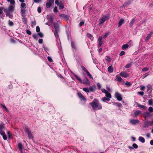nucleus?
Instances as JSON below:
<instances>
[{
  "mask_svg": "<svg viewBox=\"0 0 153 153\" xmlns=\"http://www.w3.org/2000/svg\"><path fill=\"white\" fill-rule=\"evenodd\" d=\"M90 104L94 110H100L102 108V105L99 103L98 100L96 99H94L92 102L90 103Z\"/></svg>",
  "mask_w": 153,
  "mask_h": 153,
  "instance_id": "1",
  "label": "nucleus"
},
{
  "mask_svg": "<svg viewBox=\"0 0 153 153\" xmlns=\"http://www.w3.org/2000/svg\"><path fill=\"white\" fill-rule=\"evenodd\" d=\"M25 132L28 135L29 139H33V136L29 128L27 127H26L25 128Z\"/></svg>",
  "mask_w": 153,
  "mask_h": 153,
  "instance_id": "2",
  "label": "nucleus"
},
{
  "mask_svg": "<svg viewBox=\"0 0 153 153\" xmlns=\"http://www.w3.org/2000/svg\"><path fill=\"white\" fill-rule=\"evenodd\" d=\"M77 95L81 100L83 101L84 102H86V99L81 93L80 92L77 93Z\"/></svg>",
  "mask_w": 153,
  "mask_h": 153,
  "instance_id": "3",
  "label": "nucleus"
},
{
  "mask_svg": "<svg viewBox=\"0 0 153 153\" xmlns=\"http://www.w3.org/2000/svg\"><path fill=\"white\" fill-rule=\"evenodd\" d=\"M115 97L119 101H121L122 100V97L121 94L118 92H116L114 94Z\"/></svg>",
  "mask_w": 153,
  "mask_h": 153,
  "instance_id": "4",
  "label": "nucleus"
},
{
  "mask_svg": "<svg viewBox=\"0 0 153 153\" xmlns=\"http://www.w3.org/2000/svg\"><path fill=\"white\" fill-rule=\"evenodd\" d=\"M81 67L82 69V70L84 71L85 72H86L88 76H89L91 78L93 79V77L92 76V75L90 74L89 72L87 70L84 66H82Z\"/></svg>",
  "mask_w": 153,
  "mask_h": 153,
  "instance_id": "5",
  "label": "nucleus"
},
{
  "mask_svg": "<svg viewBox=\"0 0 153 153\" xmlns=\"http://www.w3.org/2000/svg\"><path fill=\"white\" fill-rule=\"evenodd\" d=\"M81 83L87 85H89L90 84V82L87 78H85L83 79L82 80V82Z\"/></svg>",
  "mask_w": 153,
  "mask_h": 153,
  "instance_id": "6",
  "label": "nucleus"
},
{
  "mask_svg": "<svg viewBox=\"0 0 153 153\" xmlns=\"http://www.w3.org/2000/svg\"><path fill=\"white\" fill-rule=\"evenodd\" d=\"M60 18L64 19H69L71 18L68 15H65L64 14H61L59 15Z\"/></svg>",
  "mask_w": 153,
  "mask_h": 153,
  "instance_id": "7",
  "label": "nucleus"
},
{
  "mask_svg": "<svg viewBox=\"0 0 153 153\" xmlns=\"http://www.w3.org/2000/svg\"><path fill=\"white\" fill-rule=\"evenodd\" d=\"M130 123L132 125H135L137 123H138L139 122V121L138 120H134L131 119L130 120Z\"/></svg>",
  "mask_w": 153,
  "mask_h": 153,
  "instance_id": "8",
  "label": "nucleus"
},
{
  "mask_svg": "<svg viewBox=\"0 0 153 153\" xmlns=\"http://www.w3.org/2000/svg\"><path fill=\"white\" fill-rule=\"evenodd\" d=\"M5 129L4 126L2 124L0 125V134H4L5 133L4 130Z\"/></svg>",
  "mask_w": 153,
  "mask_h": 153,
  "instance_id": "9",
  "label": "nucleus"
},
{
  "mask_svg": "<svg viewBox=\"0 0 153 153\" xmlns=\"http://www.w3.org/2000/svg\"><path fill=\"white\" fill-rule=\"evenodd\" d=\"M147 91L149 92V94L151 93L153 89L152 85H148L147 86Z\"/></svg>",
  "mask_w": 153,
  "mask_h": 153,
  "instance_id": "10",
  "label": "nucleus"
},
{
  "mask_svg": "<svg viewBox=\"0 0 153 153\" xmlns=\"http://www.w3.org/2000/svg\"><path fill=\"white\" fill-rule=\"evenodd\" d=\"M141 113V111L137 110L134 112V114L132 115V116L134 117H136L140 114Z\"/></svg>",
  "mask_w": 153,
  "mask_h": 153,
  "instance_id": "11",
  "label": "nucleus"
},
{
  "mask_svg": "<svg viewBox=\"0 0 153 153\" xmlns=\"http://www.w3.org/2000/svg\"><path fill=\"white\" fill-rule=\"evenodd\" d=\"M102 37H99L98 40V47H100L102 45Z\"/></svg>",
  "mask_w": 153,
  "mask_h": 153,
  "instance_id": "12",
  "label": "nucleus"
},
{
  "mask_svg": "<svg viewBox=\"0 0 153 153\" xmlns=\"http://www.w3.org/2000/svg\"><path fill=\"white\" fill-rule=\"evenodd\" d=\"M120 76L125 78L128 77V76L127 73L125 72H122L120 74Z\"/></svg>",
  "mask_w": 153,
  "mask_h": 153,
  "instance_id": "13",
  "label": "nucleus"
},
{
  "mask_svg": "<svg viewBox=\"0 0 153 153\" xmlns=\"http://www.w3.org/2000/svg\"><path fill=\"white\" fill-rule=\"evenodd\" d=\"M152 34H153V32H151L150 33L148 34L147 36L146 37V39H145V41L146 42H148V41L149 40V39L151 37V36Z\"/></svg>",
  "mask_w": 153,
  "mask_h": 153,
  "instance_id": "14",
  "label": "nucleus"
},
{
  "mask_svg": "<svg viewBox=\"0 0 153 153\" xmlns=\"http://www.w3.org/2000/svg\"><path fill=\"white\" fill-rule=\"evenodd\" d=\"M135 104L140 108L144 109L145 110H146L147 108L145 106L143 105H141L139 104V103L137 102H135Z\"/></svg>",
  "mask_w": 153,
  "mask_h": 153,
  "instance_id": "15",
  "label": "nucleus"
},
{
  "mask_svg": "<svg viewBox=\"0 0 153 153\" xmlns=\"http://www.w3.org/2000/svg\"><path fill=\"white\" fill-rule=\"evenodd\" d=\"M21 14L22 16L24 17L25 16V14L26 13V10H25V8H21Z\"/></svg>",
  "mask_w": 153,
  "mask_h": 153,
  "instance_id": "16",
  "label": "nucleus"
},
{
  "mask_svg": "<svg viewBox=\"0 0 153 153\" xmlns=\"http://www.w3.org/2000/svg\"><path fill=\"white\" fill-rule=\"evenodd\" d=\"M133 1V0H129L126 2L124 4V6L126 7H127Z\"/></svg>",
  "mask_w": 153,
  "mask_h": 153,
  "instance_id": "17",
  "label": "nucleus"
},
{
  "mask_svg": "<svg viewBox=\"0 0 153 153\" xmlns=\"http://www.w3.org/2000/svg\"><path fill=\"white\" fill-rule=\"evenodd\" d=\"M108 70L109 73H111L113 72L114 69L112 65L109 66L108 68Z\"/></svg>",
  "mask_w": 153,
  "mask_h": 153,
  "instance_id": "18",
  "label": "nucleus"
},
{
  "mask_svg": "<svg viewBox=\"0 0 153 153\" xmlns=\"http://www.w3.org/2000/svg\"><path fill=\"white\" fill-rule=\"evenodd\" d=\"M89 91H95L96 89V86L94 85H92V86H90L89 88Z\"/></svg>",
  "mask_w": 153,
  "mask_h": 153,
  "instance_id": "19",
  "label": "nucleus"
},
{
  "mask_svg": "<svg viewBox=\"0 0 153 153\" xmlns=\"http://www.w3.org/2000/svg\"><path fill=\"white\" fill-rule=\"evenodd\" d=\"M53 25L54 26L55 30H59V27L58 24L56 23L53 22Z\"/></svg>",
  "mask_w": 153,
  "mask_h": 153,
  "instance_id": "20",
  "label": "nucleus"
},
{
  "mask_svg": "<svg viewBox=\"0 0 153 153\" xmlns=\"http://www.w3.org/2000/svg\"><path fill=\"white\" fill-rule=\"evenodd\" d=\"M14 9V7L12 5H10L9 7L8 8V10L9 12H11Z\"/></svg>",
  "mask_w": 153,
  "mask_h": 153,
  "instance_id": "21",
  "label": "nucleus"
},
{
  "mask_svg": "<svg viewBox=\"0 0 153 153\" xmlns=\"http://www.w3.org/2000/svg\"><path fill=\"white\" fill-rule=\"evenodd\" d=\"M152 123V121H146L145 123V126L148 127L151 126Z\"/></svg>",
  "mask_w": 153,
  "mask_h": 153,
  "instance_id": "22",
  "label": "nucleus"
},
{
  "mask_svg": "<svg viewBox=\"0 0 153 153\" xmlns=\"http://www.w3.org/2000/svg\"><path fill=\"white\" fill-rule=\"evenodd\" d=\"M59 9L60 10L63 9L64 8V6L63 4L61 1H60L59 2Z\"/></svg>",
  "mask_w": 153,
  "mask_h": 153,
  "instance_id": "23",
  "label": "nucleus"
},
{
  "mask_svg": "<svg viewBox=\"0 0 153 153\" xmlns=\"http://www.w3.org/2000/svg\"><path fill=\"white\" fill-rule=\"evenodd\" d=\"M150 116V114L148 112H146L144 113L143 116L144 117L146 118L149 117Z\"/></svg>",
  "mask_w": 153,
  "mask_h": 153,
  "instance_id": "24",
  "label": "nucleus"
},
{
  "mask_svg": "<svg viewBox=\"0 0 153 153\" xmlns=\"http://www.w3.org/2000/svg\"><path fill=\"white\" fill-rule=\"evenodd\" d=\"M59 30H55L54 31V34L56 37V39H58L59 38V36L58 34V32Z\"/></svg>",
  "mask_w": 153,
  "mask_h": 153,
  "instance_id": "25",
  "label": "nucleus"
},
{
  "mask_svg": "<svg viewBox=\"0 0 153 153\" xmlns=\"http://www.w3.org/2000/svg\"><path fill=\"white\" fill-rule=\"evenodd\" d=\"M110 18V15L109 14H107L105 16H104L100 19H109Z\"/></svg>",
  "mask_w": 153,
  "mask_h": 153,
  "instance_id": "26",
  "label": "nucleus"
},
{
  "mask_svg": "<svg viewBox=\"0 0 153 153\" xmlns=\"http://www.w3.org/2000/svg\"><path fill=\"white\" fill-rule=\"evenodd\" d=\"M105 94L106 97H107L110 99L111 98V95L110 93L108 91Z\"/></svg>",
  "mask_w": 153,
  "mask_h": 153,
  "instance_id": "27",
  "label": "nucleus"
},
{
  "mask_svg": "<svg viewBox=\"0 0 153 153\" xmlns=\"http://www.w3.org/2000/svg\"><path fill=\"white\" fill-rule=\"evenodd\" d=\"M52 3L48 1L46 4V6L47 8H50L52 6Z\"/></svg>",
  "mask_w": 153,
  "mask_h": 153,
  "instance_id": "28",
  "label": "nucleus"
},
{
  "mask_svg": "<svg viewBox=\"0 0 153 153\" xmlns=\"http://www.w3.org/2000/svg\"><path fill=\"white\" fill-rule=\"evenodd\" d=\"M129 46V45L128 44H124L122 46V49L125 50L126 48H127Z\"/></svg>",
  "mask_w": 153,
  "mask_h": 153,
  "instance_id": "29",
  "label": "nucleus"
},
{
  "mask_svg": "<svg viewBox=\"0 0 153 153\" xmlns=\"http://www.w3.org/2000/svg\"><path fill=\"white\" fill-rule=\"evenodd\" d=\"M139 140L142 143H144L145 142V140L144 138L142 137H139Z\"/></svg>",
  "mask_w": 153,
  "mask_h": 153,
  "instance_id": "30",
  "label": "nucleus"
},
{
  "mask_svg": "<svg viewBox=\"0 0 153 153\" xmlns=\"http://www.w3.org/2000/svg\"><path fill=\"white\" fill-rule=\"evenodd\" d=\"M116 78L117 80L120 82H121L123 80L122 78L119 75H117L116 76Z\"/></svg>",
  "mask_w": 153,
  "mask_h": 153,
  "instance_id": "31",
  "label": "nucleus"
},
{
  "mask_svg": "<svg viewBox=\"0 0 153 153\" xmlns=\"http://www.w3.org/2000/svg\"><path fill=\"white\" fill-rule=\"evenodd\" d=\"M110 100V98H109L107 97H104L102 98V100L103 102H105V101H109Z\"/></svg>",
  "mask_w": 153,
  "mask_h": 153,
  "instance_id": "32",
  "label": "nucleus"
},
{
  "mask_svg": "<svg viewBox=\"0 0 153 153\" xmlns=\"http://www.w3.org/2000/svg\"><path fill=\"white\" fill-rule=\"evenodd\" d=\"M87 37L90 39L91 41H93L94 39V37L92 35L89 33H88L87 34Z\"/></svg>",
  "mask_w": 153,
  "mask_h": 153,
  "instance_id": "33",
  "label": "nucleus"
},
{
  "mask_svg": "<svg viewBox=\"0 0 153 153\" xmlns=\"http://www.w3.org/2000/svg\"><path fill=\"white\" fill-rule=\"evenodd\" d=\"M124 23V20H120L118 23V27H120Z\"/></svg>",
  "mask_w": 153,
  "mask_h": 153,
  "instance_id": "34",
  "label": "nucleus"
},
{
  "mask_svg": "<svg viewBox=\"0 0 153 153\" xmlns=\"http://www.w3.org/2000/svg\"><path fill=\"white\" fill-rule=\"evenodd\" d=\"M18 147L19 149L21 150H22L23 146L22 143H19L18 144Z\"/></svg>",
  "mask_w": 153,
  "mask_h": 153,
  "instance_id": "35",
  "label": "nucleus"
},
{
  "mask_svg": "<svg viewBox=\"0 0 153 153\" xmlns=\"http://www.w3.org/2000/svg\"><path fill=\"white\" fill-rule=\"evenodd\" d=\"M6 16H8L9 18L10 19H12L13 17V16L12 15L10 14L9 12H7L6 13Z\"/></svg>",
  "mask_w": 153,
  "mask_h": 153,
  "instance_id": "36",
  "label": "nucleus"
},
{
  "mask_svg": "<svg viewBox=\"0 0 153 153\" xmlns=\"http://www.w3.org/2000/svg\"><path fill=\"white\" fill-rule=\"evenodd\" d=\"M8 23L9 25L10 26H13L14 25L13 23L10 20H9L8 21Z\"/></svg>",
  "mask_w": 153,
  "mask_h": 153,
  "instance_id": "37",
  "label": "nucleus"
},
{
  "mask_svg": "<svg viewBox=\"0 0 153 153\" xmlns=\"http://www.w3.org/2000/svg\"><path fill=\"white\" fill-rule=\"evenodd\" d=\"M132 63H129L127 64L125 66L126 68H129L132 65Z\"/></svg>",
  "mask_w": 153,
  "mask_h": 153,
  "instance_id": "38",
  "label": "nucleus"
},
{
  "mask_svg": "<svg viewBox=\"0 0 153 153\" xmlns=\"http://www.w3.org/2000/svg\"><path fill=\"white\" fill-rule=\"evenodd\" d=\"M74 76L75 78L80 82V83L82 82V80L79 77L77 76L75 74L74 75Z\"/></svg>",
  "mask_w": 153,
  "mask_h": 153,
  "instance_id": "39",
  "label": "nucleus"
},
{
  "mask_svg": "<svg viewBox=\"0 0 153 153\" xmlns=\"http://www.w3.org/2000/svg\"><path fill=\"white\" fill-rule=\"evenodd\" d=\"M105 20H100L99 23V25L100 26H101V25L105 22Z\"/></svg>",
  "mask_w": 153,
  "mask_h": 153,
  "instance_id": "40",
  "label": "nucleus"
},
{
  "mask_svg": "<svg viewBox=\"0 0 153 153\" xmlns=\"http://www.w3.org/2000/svg\"><path fill=\"white\" fill-rule=\"evenodd\" d=\"M1 106L2 107L4 108L7 112H8L9 111L7 108L4 105H3L2 104H1Z\"/></svg>",
  "mask_w": 153,
  "mask_h": 153,
  "instance_id": "41",
  "label": "nucleus"
},
{
  "mask_svg": "<svg viewBox=\"0 0 153 153\" xmlns=\"http://www.w3.org/2000/svg\"><path fill=\"white\" fill-rule=\"evenodd\" d=\"M153 100L152 99L149 100L148 101V103L149 105H152L153 104Z\"/></svg>",
  "mask_w": 153,
  "mask_h": 153,
  "instance_id": "42",
  "label": "nucleus"
},
{
  "mask_svg": "<svg viewBox=\"0 0 153 153\" xmlns=\"http://www.w3.org/2000/svg\"><path fill=\"white\" fill-rule=\"evenodd\" d=\"M31 25L33 27L36 25V22L35 20H34L31 22Z\"/></svg>",
  "mask_w": 153,
  "mask_h": 153,
  "instance_id": "43",
  "label": "nucleus"
},
{
  "mask_svg": "<svg viewBox=\"0 0 153 153\" xmlns=\"http://www.w3.org/2000/svg\"><path fill=\"white\" fill-rule=\"evenodd\" d=\"M26 5V4L25 3H23L21 4V8H25V7Z\"/></svg>",
  "mask_w": 153,
  "mask_h": 153,
  "instance_id": "44",
  "label": "nucleus"
},
{
  "mask_svg": "<svg viewBox=\"0 0 153 153\" xmlns=\"http://www.w3.org/2000/svg\"><path fill=\"white\" fill-rule=\"evenodd\" d=\"M3 137V138L4 140H6L7 139V137L6 135L5 134V133L4 134H1Z\"/></svg>",
  "mask_w": 153,
  "mask_h": 153,
  "instance_id": "45",
  "label": "nucleus"
},
{
  "mask_svg": "<svg viewBox=\"0 0 153 153\" xmlns=\"http://www.w3.org/2000/svg\"><path fill=\"white\" fill-rule=\"evenodd\" d=\"M32 36L33 38L36 40H37L38 39V36L36 34H33L32 35Z\"/></svg>",
  "mask_w": 153,
  "mask_h": 153,
  "instance_id": "46",
  "label": "nucleus"
},
{
  "mask_svg": "<svg viewBox=\"0 0 153 153\" xmlns=\"http://www.w3.org/2000/svg\"><path fill=\"white\" fill-rule=\"evenodd\" d=\"M83 91H85L86 92H89V88L88 89V88H83Z\"/></svg>",
  "mask_w": 153,
  "mask_h": 153,
  "instance_id": "47",
  "label": "nucleus"
},
{
  "mask_svg": "<svg viewBox=\"0 0 153 153\" xmlns=\"http://www.w3.org/2000/svg\"><path fill=\"white\" fill-rule=\"evenodd\" d=\"M132 146L133 147V148H134L135 149H137L138 147L137 145L135 143L133 144Z\"/></svg>",
  "mask_w": 153,
  "mask_h": 153,
  "instance_id": "48",
  "label": "nucleus"
},
{
  "mask_svg": "<svg viewBox=\"0 0 153 153\" xmlns=\"http://www.w3.org/2000/svg\"><path fill=\"white\" fill-rule=\"evenodd\" d=\"M71 45L72 47L74 49H76L75 46L74 45V43L73 42H71Z\"/></svg>",
  "mask_w": 153,
  "mask_h": 153,
  "instance_id": "49",
  "label": "nucleus"
},
{
  "mask_svg": "<svg viewBox=\"0 0 153 153\" xmlns=\"http://www.w3.org/2000/svg\"><path fill=\"white\" fill-rule=\"evenodd\" d=\"M125 84L128 87H129L131 85V83L130 82H126L125 83Z\"/></svg>",
  "mask_w": 153,
  "mask_h": 153,
  "instance_id": "50",
  "label": "nucleus"
},
{
  "mask_svg": "<svg viewBox=\"0 0 153 153\" xmlns=\"http://www.w3.org/2000/svg\"><path fill=\"white\" fill-rule=\"evenodd\" d=\"M149 69V68H147L145 67L143 68L142 70V71H148Z\"/></svg>",
  "mask_w": 153,
  "mask_h": 153,
  "instance_id": "51",
  "label": "nucleus"
},
{
  "mask_svg": "<svg viewBox=\"0 0 153 153\" xmlns=\"http://www.w3.org/2000/svg\"><path fill=\"white\" fill-rule=\"evenodd\" d=\"M7 134H8V135L9 137V138H10L12 137V136H11V134H10V131H8L7 132Z\"/></svg>",
  "mask_w": 153,
  "mask_h": 153,
  "instance_id": "52",
  "label": "nucleus"
},
{
  "mask_svg": "<svg viewBox=\"0 0 153 153\" xmlns=\"http://www.w3.org/2000/svg\"><path fill=\"white\" fill-rule=\"evenodd\" d=\"M36 31L37 32H40V29L39 27V26H36Z\"/></svg>",
  "mask_w": 153,
  "mask_h": 153,
  "instance_id": "53",
  "label": "nucleus"
},
{
  "mask_svg": "<svg viewBox=\"0 0 153 153\" xmlns=\"http://www.w3.org/2000/svg\"><path fill=\"white\" fill-rule=\"evenodd\" d=\"M149 111L151 112L153 111V108L151 107H150L149 108Z\"/></svg>",
  "mask_w": 153,
  "mask_h": 153,
  "instance_id": "54",
  "label": "nucleus"
},
{
  "mask_svg": "<svg viewBox=\"0 0 153 153\" xmlns=\"http://www.w3.org/2000/svg\"><path fill=\"white\" fill-rule=\"evenodd\" d=\"M125 53V52L124 51H122L120 53L119 55L120 56L124 55Z\"/></svg>",
  "mask_w": 153,
  "mask_h": 153,
  "instance_id": "55",
  "label": "nucleus"
},
{
  "mask_svg": "<svg viewBox=\"0 0 153 153\" xmlns=\"http://www.w3.org/2000/svg\"><path fill=\"white\" fill-rule=\"evenodd\" d=\"M53 11L55 12H58L57 10V7L55 6L53 9Z\"/></svg>",
  "mask_w": 153,
  "mask_h": 153,
  "instance_id": "56",
  "label": "nucleus"
},
{
  "mask_svg": "<svg viewBox=\"0 0 153 153\" xmlns=\"http://www.w3.org/2000/svg\"><path fill=\"white\" fill-rule=\"evenodd\" d=\"M38 35L41 37H42L43 36V35L42 33L39 32L38 33Z\"/></svg>",
  "mask_w": 153,
  "mask_h": 153,
  "instance_id": "57",
  "label": "nucleus"
},
{
  "mask_svg": "<svg viewBox=\"0 0 153 153\" xmlns=\"http://www.w3.org/2000/svg\"><path fill=\"white\" fill-rule=\"evenodd\" d=\"M101 90L102 93H104L105 94L108 91L107 90H105L104 88L102 89Z\"/></svg>",
  "mask_w": 153,
  "mask_h": 153,
  "instance_id": "58",
  "label": "nucleus"
},
{
  "mask_svg": "<svg viewBox=\"0 0 153 153\" xmlns=\"http://www.w3.org/2000/svg\"><path fill=\"white\" fill-rule=\"evenodd\" d=\"M137 94L141 96H143L144 94V93L143 91H140L137 92Z\"/></svg>",
  "mask_w": 153,
  "mask_h": 153,
  "instance_id": "59",
  "label": "nucleus"
},
{
  "mask_svg": "<svg viewBox=\"0 0 153 153\" xmlns=\"http://www.w3.org/2000/svg\"><path fill=\"white\" fill-rule=\"evenodd\" d=\"M98 88L99 89H100L101 88V85L99 83H97V84Z\"/></svg>",
  "mask_w": 153,
  "mask_h": 153,
  "instance_id": "60",
  "label": "nucleus"
},
{
  "mask_svg": "<svg viewBox=\"0 0 153 153\" xmlns=\"http://www.w3.org/2000/svg\"><path fill=\"white\" fill-rule=\"evenodd\" d=\"M145 87L144 86H140V90L141 91L144 90L145 89Z\"/></svg>",
  "mask_w": 153,
  "mask_h": 153,
  "instance_id": "61",
  "label": "nucleus"
},
{
  "mask_svg": "<svg viewBox=\"0 0 153 153\" xmlns=\"http://www.w3.org/2000/svg\"><path fill=\"white\" fill-rule=\"evenodd\" d=\"M59 1L58 0H56L55 1V3L57 5L59 6Z\"/></svg>",
  "mask_w": 153,
  "mask_h": 153,
  "instance_id": "62",
  "label": "nucleus"
},
{
  "mask_svg": "<svg viewBox=\"0 0 153 153\" xmlns=\"http://www.w3.org/2000/svg\"><path fill=\"white\" fill-rule=\"evenodd\" d=\"M26 33L27 34L29 35H30L31 34V32L29 30H26Z\"/></svg>",
  "mask_w": 153,
  "mask_h": 153,
  "instance_id": "63",
  "label": "nucleus"
},
{
  "mask_svg": "<svg viewBox=\"0 0 153 153\" xmlns=\"http://www.w3.org/2000/svg\"><path fill=\"white\" fill-rule=\"evenodd\" d=\"M84 24V22L83 21H82L79 24V26H81L83 25Z\"/></svg>",
  "mask_w": 153,
  "mask_h": 153,
  "instance_id": "64",
  "label": "nucleus"
}]
</instances>
